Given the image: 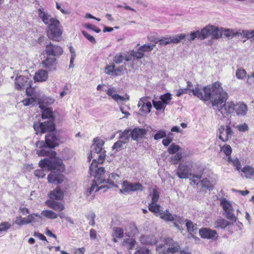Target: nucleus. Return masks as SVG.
<instances>
[{
    "instance_id": "obj_1",
    "label": "nucleus",
    "mask_w": 254,
    "mask_h": 254,
    "mask_svg": "<svg viewBox=\"0 0 254 254\" xmlns=\"http://www.w3.org/2000/svg\"><path fill=\"white\" fill-rule=\"evenodd\" d=\"M193 95L204 101L210 100L214 109L222 115L223 117L233 113L235 104L232 101L226 103L228 97L227 93L221 87L218 81L214 82L211 86H207L203 88V93L198 87L190 89Z\"/></svg>"
},
{
    "instance_id": "obj_2",
    "label": "nucleus",
    "mask_w": 254,
    "mask_h": 254,
    "mask_svg": "<svg viewBox=\"0 0 254 254\" xmlns=\"http://www.w3.org/2000/svg\"><path fill=\"white\" fill-rule=\"evenodd\" d=\"M106 155L104 152H102L98 155V159H94L91 163L89 170L91 176L94 177L93 180V184L91 187L88 189L85 192V194L89 200H91L94 198V193L99 190L102 187H98V185L103 183L104 180L103 179V175L105 173L104 168L102 167H98V164H102L105 158Z\"/></svg>"
},
{
    "instance_id": "obj_3",
    "label": "nucleus",
    "mask_w": 254,
    "mask_h": 254,
    "mask_svg": "<svg viewBox=\"0 0 254 254\" xmlns=\"http://www.w3.org/2000/svg\"><path fill=\"white\" fill-rule=\"evenodd\" d=\"M36 146L39 149L37 150V153L39 156H49V158H45L39 163L40 167L45 168L47 166L49 170L53 169L62 171L64 169V164L61 159L56 157L57 153L55 151L51 150L43 140L38 141Z\"/></svg>"
},
{
    "instance_id": "obj_4",
    "label": "nucleus",
    "mask_w": 254,
    "mask_h": 254,
    "mask_svg": "<svg viewBox=\"0 0 254 254\" xmlns=\"http://www.w3.org/2000/svg\"><path fill=\"white\" fill-rule=\"evenodd\" d=\"M222 35L226 38H232L234 37H237L238 38L242 39L243 42H245L247 39H250L251 41H254V30L236 31L233 29L222 28Z\"/></svg>"
},
{
    "instance_id": "obj_5",
    "label": "nucleus",
    "mask_w": 254,
    "mask_h": 254,
    "mask_svg": "<svg viewBox=\"0 0 254 254\" xmlns=\"http://www.w3.org/2000/svg\"><path fill=\"white\" fill-rule=\"evenodd\" d=\"M155 46V44H144L140 46L137 51H130V54L125 57L126 61L127 62H136L139 59L143 57L144 53L151 52Z\"/></svg>"
},
{
    "instance_id": "obj_6",
    "label": "nucleus",
    "mask_w": 254,
    "mask_h": 254,
    "mask_svg": "<svg viewBox=\"0 0 254 254\" xmlns=\"http://www.w3.org/2000/svg\"><path fill=\"white\" fill-rule=\"evenodd\" d=\"M47 35L48 38L55 41H59L63 34V28L59 20H53L48 25Z\"/></svg>"
},
{
    "instance_id": "obj_7",
    "label": "nucleus",
    "mask_w": 254,
    "mask_h": 254,
    "mask_svg": "<svg viewBox=\"0 0 254 254\" xmlns=\"http://www.w3.org/2000/svg\"><path fill=\"white\" fill-rule=\"evenodd\" d=\"M46 52L48 57L42 61L41 64H54L56 61L55 57L61 55L63 51L61 47L54 45L50 42L49 45H46Z\"/></svg>"
},
{
    "instance_id": "obj_8",
    "label": "nucleus",
    "mask_w": 254,
    "mask_h": 254,
    "mask_svg": "<svg viewBox=\"0 0 254 254\" xmlns=\"http://www.w3.org/2000/svg\"><path fill=\"white\" fill-rule=\"evenodd\" d=\"M202 171H200L197 174H192L191 170L190 167L182 164L179 165L177 171V175L181 179H188L190 177H192L193 178H195L199 180L202 178Z\"/></svg>"
},
{
    "instance_id": "obj_9",
    "label": "nucleus",
    "mask_w": 254,
    "mask_h": 254,
    "mask_svg": "<svg viewBox=\"0 0 254 254\" xmlns=\"http://www.w3.org/2000/svg\"><path fill=\"white\" fill-rule=\"evenodd\" d=\"M26 93L28 96H31V98H26L24 99L22 102L24 106H29L31 105H34L35 104L41 103L40 99V94L35 91V89L29 86L26 87Z\"/></svg>"
},
{
    "instance_id": "obj_10",
    "label": "nucleus",
    "mask_w": 254,
    "mask_h": 254,
    "mask_svg": "<svg viewBox=\"0 0 254 254\" xmlns=\"http://www.w3.org/2000/svg\"><path fill=\"white\" fill-rule=\"evenodd\" d=\"M122 189L120 190V192L129 193L131 191L142 190L143 187L139 183H130L127 181H124L122 184Z\"/></svg>"
},
{
    "instance_id": "obj_11",
    "label": "nucleus",
    "mask_w": 254,
    "mask_h": 254,
    "mask_svg": "<svg viewBox=\"0 0 254 254\" xmlns=\"http://www.w3.org/2000/svg\"><path fill=\"white\" fill-rule=\"evenodd\" d=\"M48 131L49 133L45 136L46 145L49 148H54L59 145L60 140V136L55 131V129Z\"/></svg>"
},
{
    "instance_id": "obj_12",
    "label": "nucleus",
    "mask_w": 254,
    "mask_h": 254,
    "mask_svg": "<svg viewBox=\"0 0 254 254\" xmlns=\"http://www.w3.org/2000/svg\"><path fill=\"white\" fill-rule=\"evenodd\" d=\"M233 131L230 126H221L218 129L219 138L223 142H227L232 137Z\"/></svg>"
},
{
    "instance_id": "obj_13",
    "label": "nucleus",
    "mask_w": 254,
    "mask_h": 254,
    "mask_svg": "<svg viewBox=\"0 0 254 254\" xmlns=\"http://www.w3.org/2000/svg\"><path fill=\"white\" fill-rule=\"evenodd\" d=\"M64 169L62 171H59L57 169H52L48 170H57L58 172H56L55 171H52L48 176V180L50 183L52 184H62L64 179V176L61 173V172L64 171Z\"/></svg>"
},
{
    "instance_id": "obj_14",
    "label": "nucleus",
    "mask_w": 254,
    "mask_h": 254,
    "mask_svg": "<svg viewBox=\"0 0 254 254\" xmlns=\"http://www.w3.org/2000/svg\"><path fill=\"white\" fill-rule=\"evenodd\" d=\"M173 240L171 239L167 238L165 239V243L166 244V246H164L163 247L161 246V245L158 246L156 250L159 253H161V249L162 248H163V250H162V252L165 254H168L169 253H172L174 254L177 252H178L180 249L179 245L176 243H172V245H169V247H168V243H170L171 242H172Z\"/></svg>"
},
{
    "instance_id": "obj_15",
    "label": "nucleus",
    "mask_w": 254,
    "mask_h": 254,
    "mask_svg": "<svg viewBox=\"0 0 254 254\" xmlns=\"http://www.w3.org/2000/svg\"><path fill=\"white\" fill-rule=\"evenodd\" d=\"M33 127L36 133L39 132L43 133L47 131H51L55 129V124L53 123L52 121L50 122L34 123Z\"/></svg>"
},
{
    "instance_id": "obj_16",
    "label": "nucleus",
    "mask_w": 254,
    "mask_h": 254,
    "mask_svg": "<svg viewBox=\"0 0 254 254\" xmlns=\"http://www.w3.org/2000/svg\"><path fill=\"white\" fill-rule=\"evenodd\" d=\"M108 96L112 97L116 102L119 101H126L129 99V95L126 94L124 96H122L119 94H116L117 90L115 87H111L106 91Z\"/></svg>"
},
{
    "instance_id": "obj_17",
    "label": "nucleus",
    "mask_w": 254,
    "mask_h": 254,
    "mask_svg": "<svg viewBox=\"0 0 254 254\" xmlns=\"http://www.w3.org/2000/svg\"><path fill=\"white\" fill-rule=\"evenodd\" d=\"M15 85L16 89L21 90L27 87V86H30V81L25 76H17L15 79Z\"/></svg>"
},
{
    "instance_id": "obj_18",
    "label": "nucleus",
    "mask_w": 254,
    "mask_h": 254,
    "mask_svg": "<svg viewBox=\"0 0 254 254\" xmlns=\"http://www.w3.org/2000/svg\"><path fill=\"white\" fill-rule=\"evenodd\" d=\"M38 15L39 17L42 20V21L46 25H49L52 23V21L53 20H57L56 18L52 17L51 15L48 13L44 11L42 8L38 9Z\"/></svg>"
},
{
    "instance_id": "obj_19",
    "label": "nucleus",
    "mask_w": 254,
    "mask_h": 254,
    "mask_svg": "<svg viewBox=\"0 0 254 254\" xmlns=\"http://www.w3.org/2000/svg\"><path fill=\"white\" fill-rule=\"evenodd\" d=\"M199 234L200 236L203 238L213 239L217 236L216 231L211 230L207 228H202L199 230Z\"/></svg>"
},
{
    "instance_id": "obj_20",
    "label": "nucleus",
    "mask_w": 254,
    "mask_h": 254,
    "mask_svg": "<svg viewBox=\"0 0 254 254\" xmlns=\"http://www.w3.org/2000/svg\"><path fill=\"white\" fill-rule=\"evenodd\" d=\"M124 67L120 66L118 68H115V64L107 65L105 67V71L106 73L111 75H120L124 70Z\"/></svg>"
},
{
    "instance_id": "obj_21",
    "label": "nucleus",
    "mask_w": 254,
    "mask_h": 254,
    "mask_svg": "<svg viewBox=\"0 0 254 254\" xmlns=\"http://www.w3.org/2000/svg\"><path fill=\"white\" fill-rule=\"evenodd\" d=\"M49 196L51 199L53 200H62L64 196V191L60 187H57L55 190L50 191Z\"/></svg>"
},
{
    "instance_id": "obj_22",
    "label": "nucleus",
    "mask_w": 254,
    "mask_h": 254,
    "mask_svg": "<svg viewBox=\"0 0 254 254\" xmlns=\"http://www.w3.org/2000/svg\"><path fill=\"white\" fill-rule=\"evenodd\" d=\"M103 179L104 180V183L105 182L106 183L111 185L113 187H118L117 184H120V176L116 173H112L109 176V178L106 180L103 178Z\"/></svg>"
},
{
    "instance_id": "obj_23",
    "label": "nucleus",
    "mask_w": 254,
    "mask_h": 254,
    "mask_svg": "<svg viewBox=\"0 0 254 254\" xmlns=\"http://www.w3.org/2000/svg\"><path fill=\"white\" fill-rule=\"evenodd\" d=\"M241 176L247 179L254 177V167L250 165L244 166L241 170Z\"/></svg>"
},
{
    "instance_id": "obj_24",
    "label": "nucleus",
    "mask_w": 254,
    "mask_h": 254,
    "mask_svg": "<svg viewBox=\"0 0 254 254\" xmlns=\"http://www.w3.org/2000/svg\"><path fill=\"white\" fill-rule=\"evenodd\" d=\"M131 138L133 140L138 138H142L146 134V130L144 128H135L132 131L130 130Z\"/></svg>"
},
{
    "instance_id": "obj_25",
    "label": "nucleus",
    "mask_w": 254,
    "mask_h": 254,
    "mask_svg": "<svg viewBox=\"0 0 254 254\" xmlns=\"http://www.w3.org/2000/svg\"><path fill=\"white\" fill-rule=\"evenodd\" d=\"M141 244L146 245H155L157 242V240L154 236L143 235L140 237Z\"/></svg>"
},
{
    "instance_id": "obj_26",
    "label": "nucleus",
    "mask_w": 254,
    "mask_h": 254,
    "mask_svg": "<svg viewBox=\"0 0 254 254\" xmlns=\"http://www.w3.org/2000/svg\"><path fill=\"white\" fill-rule=\"evenodd\" d=\"M48 206L55 211H62L64 209V206L61 202L55 200H47L46 202Z\"/></svg>"
},
{
    "instance_id": "obj_27",
    "label": "nucleus",
    "mask_w": 254,
    "mask_h": 254,
    "mask_svg": "<svg viewBox=\"0 0 254 254\" xmlns=\"http://www.w3.org/2000/svg\"><path fill=\"white\" fill-rule=\"evenodd\" d=\"M248 107L246 104L239 102L235 106V111L238 116H245L248 111Z\"/></svg>"
},
{
    "instance_id": "obj_28",
    "label": "nucleus",
    "mask_w": 254,
    "mask_h": 254,
    "mask_svg": "<svg viewBox=\"0 0 254 254\" xmlns=\"http://www.w3.org/2000/svg\"><path fill=\"white\" fill-rule=\"evenodd\" d=\"M212 25H208L202 29L200 31V40H204L212 36Z\"/></svg>"
},
{
    "instance_id": "obj_29",
    "label": "nucleus",
    "mask_w": 254,
    "mask_h": 254,
    "mask_svg": "<svg viewBox=\"0 0 254 254\" xmlns=\"http://www.w3.org/2000/svg\"><path fill=\"white\" fill-rule=\"evenodd\" d=\"M48 77L47 71L45 70L41 69L35 73L34 79L35 81L42 82L46 81Z\"/></svg>"
},
{
    "instance_id": "obj_30",
    "label": "nucleus",
    "mask_w": 254,
    "mask_h": 254,
    "mask_svg": "<svg viewBox=\"0 0 254 254\" xmlns=\"http://www.w3.org/2000/svg\"><path fill=\"white\" fill-rule=\"evenodd\" d=\"M125 235L130 237L135 234L137 232V227L134 223H130L125 228Z\"/></svg>"
},
{
    "instance_id": "obj_31",
    "label": "nucleus",
    "mask_w": 254,
    "mask_h": 254,
    "mask_svg": "<svg viewBox=\"0 0 254 254\" xmlns=\"http://www.w3.org/2000/svg\"><path fill=\"white\" fill-rule=\"evenodd\" d=\"M42 118L43 119H48V120L45 122H52L54 123L55 119L53 116V111L51 108H47L43 110Z\"/></svg>"
},
{
    "instance_id": "obj_32",
    "label": "nucleus",
    "mask_w": 254,
    "mask_h": 254,
    "mask_svg": "<svg viewBox=\"0 0 254 254\" xmlns=\"http://www.w3.org/2000/svg\"><path fill=\"white\" fill-rule=\"evenodd\" d=\"M130 137H131L130 129H125L123 131H120L119 135L120 140L125 144L129 141Z\"/></svg>"
},
{
    "instance_id": "obj_33",
    "label": "nucleus",
    "mask_w": 254,
    "mask_h": 254,
    "mask_svg": "<svg viewBox=\"0 0 254 254\" xmlns=\"http://www.w3.org/2000/svg\"><path fill=\"white\" fill-rule=\"evenodd\" d=\"M222 28H218L212 25L211 39H218L222 37Z\"/></svg>"
},
{
    "instance_id": "obj_34",
    "label": "nucleus",
    "mask_w": 254,
    "mask_h": 254,
    "mask_svg": "<svg viewBox=\"0 0 254 254\" xmlns=\"http://www.w3.org/2000/svg\"><path fill=\"white\" fill-rule=\"evenodd\" d=\"M230 223L227 220L220 218L219 219H217L215 223H214V227L216 228H222L224 229L226 228L227 226L229 225Z\"/></svg>"
},
{
    "instance_id": "obj_35",
    "label": "nucleus",
    "mask_w": 254,
    "mask_h": 254,
    "mask_svg": "<svg viewBox=\"0 0 254 254\" xmlns=\"http://www.w3.org/2000/svg\"><path fill=\"white\" fill-rule=\"evenodd\" d=\"M174 225L178 230L181 231L183 230L180 224H183L185 223V220L181 216L175 215L173 216Z\"/></svg>"
},
{
    "instance_id": "obj_36",
    "label": "nucleus",
    "mask_w": 254,
    "mask_h": 254,
    "mask_svg": "<svg viewBox=\"0 0 254 254\" xmlns=\"http://www.w3.org/2000/svg\"><path fill=\"white\" fill-rule=\"evenodd\" d=\"M220 205L225 211L234 210L231 202L226 198H222L221 200Z\"/></svg>"
},
{
    "instance_id": "obj_37",
    "label": "nucleus",
    "mask_w": 254,
    "mask_h": 254,
    "mask_svg": "<svg viewBox=\"0 0 254 254\" xmlns=\"http://www.w3.org/2000/svg\"><path fill=\"white\" fill-rule=\"evenodd\" d=\"M161 219H164L167 221H172L173 219V215L170 213V212L166 210L165 211H161L160 212L159 216Z\"/></svg>"
},
{
    "instance_id": "obj_38",
    "label": "nucleus",
    "mask_w": 254,
    "mask_h": 254,
    "mask_svg": "<svg viewBox=\"0 0 254 254\" xmlns=\"http://www.w3.org/2000/svg\"><path fill=\"white\" fill-rule=\"evenodd\" d=\"M104 144V142L102 139H97L95 141V143L93 145V150L97 154L101 152L102 147Z\"/></svg>"
},
{
    "instance_id": "obj_39",
    "label": "nucleus",
    "mask_w": 254,
    "mask_h": 254,
    "mask_svg": "<svg viewBox=\"0 0 254 254\" xmlns=\"http://www.w3.org/2000/svg\"><path fill=\"white\" fill-rule=\"evenodd\" d=\"M228 161L233 166L235 167V169L239 172H240L241 170V164L239 160L237 158H232L231 157H229L228 159Z\"/></svg>"
},
{
    "instance_id": "obj_40",
    "label": "nucleus",
    "mask_w": 254,
    "mask_h": 254,
    "mask_svg": "<svg viewBox=\"0 0 254 254\" xmlns=\"http://www.w3.org/2000/svg\"><path fill=\"white\" fill-rule=\"evenodd\" d=\"M136 244V241L132 239H127L123 242V245L125 246L127 250L133 249Z\"/></svg>"
},
{
    "instance_id": "obj_41",
    "label": "nucleus",
    "mask_w": 254,
    "mask_h": 254,
    "mask_svg": "<svg viewBox=\"0 0 254 254\" xmlns=\"http://www.w3.org/2000/svg\"><path fill=\"white\" fill-rule=\"evenodd\" d=\"M160 205L155 203H150L148 206L149 210L154 213L156 216H159L162 210L160 209Z\"/></svg>"
},
{
    "instance_id": "obj_42",
    "label": "nucleus",
    "mask_w": 254,
    "mask_h": 254,
    "mask_svg": "<svg viewBox=\"0 0 254 254\" xmlns=\"http://www.w3.org/2000/svg\"><path fill=\"white\" fill-rule=\"evenodd\" d=\"M41 215L45 217L51 219H55L58 217V214L50 210H45L41 212Z\"/></svg>"
},
{
    "instance_id": "obj_43",
    "label": "nucleus",
    "mask_w": 254,
    "mask_h": 254,
    "mask_svg": "<svg viewBox=\"0 0 254 254\" xmlns=\"http://www.w3.org/2000/svg\"><path fill=\"white\" fill-rule=\"evenodd\" d=\"M152 42H154L155 45L157 43H159L161 45H166L170 44V38L169 37H164L161 39L155 38Z\"/></svg>"
},
{
    "instance_id": "obj_44",
    "label": "nucleus",
    "mask_w": 254,
    "mask_h": 254,
    "mask_svg": "<svg viewBox=\"0 0 254 254\" xmlns=\"http://www.w3.org/2000/svg\"><path fill=\"white\" fill-rule=\"evenodd\" d=\"M186 35L184 34H181L180 35H177L173 37H169L170 38V43L177 44L180 42V41L182 39H184L186 38Z\"/></svg>"
},
{
    "instance_id": "obj_45",
    "label": "nucleus",
    "mask_w": 254,
    "mask_h": 254,
    "mask_svg": "<svg viewBox=\"0 0 254 254\" xmlns=\"http://www.w3.org/2000/svg\"><path fill=\"white\" fill-rule=\"evenodd\" d=\"M200 37L201 35L199 30L195 32H191L190 35L186 36V37H187L186 38L190 42L194 40L196 38L200 39Z\"/></svg>"
},
{
    "instance_id": "obj_46",
    "label": "nucleus",
    "mask_w": 254,
    "mask_h": 254,
    "mask_svg": "<svg viewBox=\"0 0 254 254\" xmlns=\"http://www.w3.org/2000/svg\"><path fill=\"white\" fill-rule=\"evenodd\" d=\"M182 157V153L178 152L176 155L170 158V162L173 164H177L181 161Z\"/></svg>"
},
{
    "instance_id": "obj_47",
    "label": "nucleus",
    "mask_w": 254,
    "mask_h": 254,
    "mask_svg": "<svg viewBox=\"0 0 254 254\" xmlns=\"http://www.w3.org/2000/svg\"><path fill=\"white\" fill-rule=\"evenodd\" d=\"M181 149V147L175 143H172L168 148V152L170 154L176 153Z\"/></svg>"
},
{
    "instance_id": "obj_48",
    "label": "nucleus",
    "mask_w": 254,
    "mask_h": 254,
    "mask_svg": "<svg viewBox=\"0 0 254 254\" xmlns=\"http://www.w3.org/2000/svg\"><path fill=\"white\" fill-rule=\"evenodd\" d=\"M113 236L118 238H122L124 237V230L120 227H114L113 228Z\"/></svg>"
},
{
    "instance_id": "obj_49",
    "label": "nucleus",
    "mask_w": 254,
    "mask_h": 254,
    "mask_svg": "<svg viewBox=\"0 0 254 254\" xmlns=\"http://www.w3.org/2000/svg\"><path fill=\"white\" fill-rule=\"evenodd\" d=\"M221 151L223 152L226 156H230L232 153V148L228 144H225L221 147Z\"/></svg>"
},
{
    "instance_id": "obj_50",
    "label": "nucleus",
    "mask_w": 254,
    "mask_h": 254,
    "mask_svg": "<svg viewBox=\"0 0 254 254\" xmlns=\"http://www.w3.org/2000/svg\"><path fill=\"white\" fill-rule=\"evenodd\" d=\"M36 217H38L40 219L42 218V217L38 213H33V214H30L26 218L27 224L32 223V222H36V220L35 219Z\"/></svg>"
},
{
    "instance_id": "obj_51",
    "label": "nucleus",
    "mask_w": 254,
    "mask_h": 254,
    "mask_svg": "<svg viewBox=\"0 0 254 254\" xmlns=\"http://www.w3.org/2000/svg\"><path fill=\"white\" fill-rule=\"evenodd\" d=\"M152 108V104L150 102H146V104L144 105L140 109V111L143 112L144 113H149Z\"/></svg>"
},
{
    "instance_id": "obj_52",
    "label": "nucleus",
    "mask_w": 254,
    "mask_h": 254,
    "mask_svg": "<svg viewBox=\"0 0 254 254\" xmlns=\"http://www.w3.org/2000/svg\"><path fill=\"white\" fill-rule=\"evenodd\" d=\"M161 101L166 106L172 99L171 95L170 93H166L160 96Z\"/></svg>"
},
{
    "instance_id": "obj_53",
    "label": "nucleus",
    "mask_w": 254,
    "mask_h": 254,
    "mask_svg": "<svg viewBox=\"0 0 254 254\" xmlns=\"http://www.w3.org/2000/svg\"><path fill=\"white\" fill-rule=\"evenodd\" d=\"M201 183L202 187L206 188L209 190L213 189L212 185L206 178L202 180L201 181Z\"/></svg>"
},
{
    "instance_id": "obj_54",
    "label": "nucleus",
    "mask_w": 254,
    "mask_h": 254,
    "mask_svg": "<svg viewBox=\"0 0 254 254\" xmlns=\"http://www.w3.org/2000/svg\"><path fill=\"white\" fill-rule=\"evenodd\" d=\"M153 105L154 107L157 110H161L166 107V105L161 101H153Z\"/></svg>"
},
{
    "instance_id": "obj_55",
    "label": "nucleus",
    "mask_w": 254,
    "mask_h": 254,
    "mask_svg": "<svg viewBox=\"0 0 254 254\" xmlns=\"http://www.w3.org/2000/svg\"><path fill=\"white\" fill-rule=\"evenodd\" d=\"M14 223L19 226L27 224V219L21 216L16 217Z\"/></svg>"
},
{
    "instance_id": "obj_56",
    "label": "nucleus",
    "mask_w": 254,
    "mask_h": 254,
    "mask_svg": "<svg viewBox=\"0 0 254 254\" xmlns=\"http://www.w3.org/2000/svg\"><path fill=\"white\" fill-rule=\"evenodd\" d=\"M166 131L163 129H160L158 130L156 134H154V138L155 140H158L164 138L166 136Z\"/></svg>"
},
{
    "instance_id": "obj_57",
    "label": "nucleus",
    "mask_w": 254,
    "mask_h": 254,
    "mask_svg": "<svg viewBox=\"0 0 254 254\" xmlns=\"http://www.w3.org/2000/svg\"><path fill=\"white\" fill-rule=\"evenodd\" d=\"M186 226L188 231L190 232H193L195 230H196V225L195 224H193L190 221L187 222Z\"/></svg>"
},
{
    "instance_id": "obj_58",
    "label": "nucleus",
    "mask_w": 254,
    "mask_h": 254,
    "mask_svg": "<svg viewBox=\"0 0 254 254\" xmlns=\"http://www.w3.org/2000/svg\"><path fill=\"white\" fill-rule=\"evenodd\" d=\"M234 210H230L225 211L226 213V217L227 219L232 220L234 222H236L237 218L233 214Z\"/></svg>"
},
{
    "instance_id": "obj_59",
    "label": "nucleus",
    "mask_w": 254,
    "mask_h": 254,
    "mask_svg": "<svg viewBox=\"0 0 254 254\" xmlns=\"http://www.w3.org/2000/svg\"><path fill=\"white\" fill-rule=\"evenodd\" d=\"M130 54V52H129L127 54H126L125 56H123L122 55H119L115 56L114 59V61L116 64H120L122 63L124 60H125L126 62V58L125 57L127 55H128Z\"/></svg>"
},
{
    "instance_id": "obj_60",
    "label": "nucleus",
    "mask_w": 254,
    "mask_h": 254,
    "mask_svg": "<svg viewBox=\"0 0 254 254\" xmlns=\"http://www.w3.org/2000/svg\"><path fill=\"white\" fill-rule=\"evenodd\" d=\"M246 71L243 69H238L236 73L237 77L239 79H243L246 77Z\"/></svg>"
},
{
    "instance_id": "obj_61",
    "label": "nucleus",
    "mask_w": 254,
    "mask_h": 254,
    "mask_svg": "<svg viewBox=\"0 0 254 254\" xmlns=\"http://www.w3.org/2000/svg\"><path fill=\"white\" fill-rule=\"evenodd\" d=\"M38 42L40 45L46 47V45H49L50 42H49L46 37L44 36H41L39 38Z\"/></svg>"
},
{
    "instance_id": "obj_62",
    "label": "nucleus",
    "mask_w": 254,
    "mask_h": 254,
    "mask_svg": "<svg viewBox=\"0 0 254 254\" xmlns=\"http://www.w3.org/2000/svg\"><path fill=\"white\" fill-rule=\"evenodd\" d=\"M11 224L7 222H2L0 224V232H6L7 230L11 227Z\"/></svg>"
},
{
    "instance_id": "obj_63",
    "label": "nucleus",
    "mask_w": 254,
    "mask_h": 254,
    "mask_svg": "<svg viewBox=\"0 0 254 254\" xmlns=\"http://www.w3.org/2000/svg\"><path fill=\"white\" fill-rule=\"evenodd\" d=\"M82 33L84 35V36L87 40H88L91 43H92V44L96 43V40L93 36L90 35L87 32H86L85 31H84V30L82 31Z\"/></svg>"
},
{
    "instance_id": "obj_64",
    "label": "nucleus",
    "mask_w": 254,
    "mask_h": 254,
    "mask_svg": "<svg viewBox=\"0 0 254 254\" xmlns=\"http://www.w3.org/2000/svg\"><path fill=\"white\" fill-rule=\"evenodd\" d=\"M134 254H150V252L148 249L142 247L138 249L134 253Z\"/></svg>"
}]
</instances>
